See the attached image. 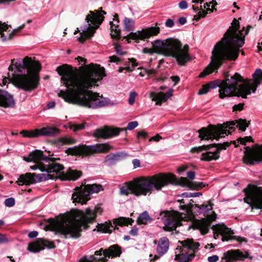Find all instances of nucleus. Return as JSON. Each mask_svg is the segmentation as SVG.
<instances>
[{"label": "nucleus", "mask_w": 262, "mask_h": 262, "mask_svg": "<svg viewBox=\"0 0 262 262\" xmlns=\"http://www.w3.org/2000/svg\"><path fill=\"white\" fill-rule=\"evenodd\" d=\"M80 73L76 75L77 69L63 64L58 66L56 71L61 76V82L68 89V92L61 90L58 96L64 101L73 104L96 109L105 106L111 103L108 98L91 90L98 86V82L106 76L104 68L100 64L91 63L79 67Z\"/></svg>", "instance_id": "f257e3e1"}, {"label": "nucleus", "mask_w": 262, "mask_h": 262, "mask_svg": "<svg viewBox=\"0 0 262 262\" xmlns=\"http://www.w3.org/2000/svg\"><path fill=\"white\" fill-rule=\"evenodd\" d=\"M103 209L99 206H96L93 209L89 207L85 209L76 210L73 213V219L59 221L53 218L48 220L49 225L45 226L46 231L50 230L55 232V234H60L64 238L68 235L73 238H78L81 236L82 228L88 230L90 224L96 222L98 215H101Z\"/></svg>", "instance_id": "f03ea898"}, {"label": "nucleus", "mask_w": 262, "mask_h": 262, "mask_svg": "<svg viewBox=\"0 0 262 262\" xmlns=\"http://www.w3.org/2000/svg\"><path fill=\"white\" fill-rule=\"evenodd\" d=\"M41 69L38 61L33 62L28 56H26L22 61L13 59L8 70L14 72L8 73V78L16 87L30 92L38 87L40 79L38 73Z\"/></svg>", "instance_id": "7ed1b4c3"}, {"label": "nucleus", "mask_w": 262, "mask_h": 262, "mask_svg": "<svg viewBox=\"0 0 262 262\" xmlns=\"http://www.w3.org/2000/svg\"><path fill=\"white\" fill-rule=\"evenodd\" d=\"M176 182V177L171 173H159L152 176L140 177L132 180L133 194L137 196L146 195L152 193L154 189L160 191L169 184Z\"/></svg>", "instance_id": "20e7f679"}, {"label": "nucleus", "mask_w": 262, "mask_h": 262, "mask_svg": "<svg viewBox=\"0 0 262 262\" xmlns=\"http://www.w3.org/2000/svg\"><path fill=\"white\" fill-rule=\"evenodd\" d=\"M228 74H225L227 78V86L220 90L219 97L224 99L226 97L238 96L247 98L248 95L251 93V79H244L238 73H235L230 78Z\"/></svg>", "instance_id": "39448f33"}, {"label": "nucleus", "mask_w": 262, "mask_h": 262, "mask_svg": "<svg viewBox=\"0 0 262 262\" xmlns=\"http://www.w3.org/2000/svg\"><path fill=\"white\" fill-rule=\"evenodd\" d=\"M239 23L234 18L231 26L227 30L220 41L216 43L213 49H239L245 43V36L239 31Z\"/></svg>", "instance_id": "423d86ee"}, {"label": "nucleus", "mask_w": 262, "mask_h": 262, "mask_svg": "<svg viewBox=\"0 0 262 262\" xmlns=\"http://www.w3.org/2000/svg\"><path fill=\"white\" fill-rule=\"evenodd\" d=\"M241 51L245 55L244 50H212L210 63L200 74V78H204L207 75L217 71L226 60H236Z\"/></svg>", "instance_id": "0eeeda50"}, {"label": "nucleus", "mask_w": 262, "mask_h": 262, "mask_svg": "<svg viewBox=\"0 0 262 262\" xmlns=\"http://www.w3.org/2000/svg\"><path fill=\"white\" fill-rule=\"evenodd\" d=\"M235 124V122L234 121H227L223 124L217 125L209 124L207 127H202L197 130V132L199 134V137L201 141L209 140L213 141L214 139L219 141L220 138L224 137L222 135L231 134V132L227 129L228 128L235 130V128L233 126Z\"/></svg>", "instance_id": "6e6552de"}, {"label": "nucleus", "mask_w": 262, "mask_h": 262, "mask_svg": "<svg viewBox=\"0 0 262 262\" xmlns=\"http://www.w3.org/2000/svg\"><path fill=\"white\" fill-rule=\"evenodd\" d=\"M102 13L103 14H106L101 7L99 8L96 13L92 11H90V14L86 16L85 18L87 25L83 27H81L82 32L80 33V36L78 38L79 42L83 43L86 39L91 38L93 35L96 29L99 27L104 19V17Z\"/></svg>", "instance_id": "1a4fd4ad"}, {"label": "nucleus", "mask_w": 262, "mask_h": 262, "mask_svg": "<svg viewBox=\"0 0 262 262\" xmlns=\"http://www.w3.org/2000/svg\"><path fill=\"white\" fill-rule=\"evenodd\" d=\"M111 148L112 146L107 143H97L92 145L81 144L68 148L65 150V152L68 155L89 157L97 154L106 153Z\"/></svg>", "instance_id": "9d476101"}, {"label": "nucleus", "mask_w": 262, "mask_h": 262, "mask_svg": "<svg viewBox=\"0 0 262 262\" xmlns=\"http://www.w3.org/2000/svg\"><path fill=\"white\" fill-rule=\"evenodd\" d=\"M75 190L76 191L72 196L73 203L84 204L90 199V196L92 193L103 190V187L100 184H94L85 185L83 188L82 186L77 187Z\"/></svg>", "instance_id": "9b49d317"}, {"label": "nucleus", "mask_w": 262, "mask_h": 262, "mask_svg": "<svg viewBox=\"0 0 262 262\" xmlns=\"http://www.w3.org/2000/svg\"><path fill=\"white\" fill-rule=\"evenodd\" d=\"M121 253V247L115 244L111 246L107 249H103L101 248L95 252V255L102 256L103 254L104 257L97 258L94 256H90L89 258H87L86 256H84L80 259V262H106L107 261V258L119 257Z\"/></svg>", "instance_id": "f8f14e48"}, {"label": "nucleus", "mask_w": 262, "mask_h": 262, "mask_svg": "<svg viewBox=\"0 0 262 262\" xmlns=\"http://www.w3.org/2000/svg\"><path fill=\"white\" fill-rule=\"evenodd\" d=\"M183 248L181 253L176 255L175 260L179 262H189L194 257L195 250L198 249L200 244L198 242H194L192 238L180 242Z\"/></svg>", "instance_id": "ddd939ff"}, {"label": "nucleus", "mask_w": 262, "mask_h": 262, "mask_svg": "<svg viewBox=\"0 0 262 262\" xmlns=\"http://www.w3.org/2000/svg\"><path fill=\"white\" fill-rule=\"evenodd\" d=\"M244 192L246 195L245 203L249 204L252 208H262V187L249 184Z\"/></svg>", "instance_id": "4468645a"}, {"label": "nucleus", "mask_w": 262, "mask_h": 262, "mask_svg": "<svg viewBox=\"0 0 262 262\" xmlns=\"http://www.w3.org/2000/svg\"><path fill=\"white\" fill-rule=\"evenodd\" d=\"M138 125V122L136 121L129 122L126 128H119L105 125L102 128L96 129L93 133V136L97 139H108L118 135L121 131H125L126 134V129L132 130Z\"/></svg>", "instance_id": "2eb2a0df"}, {"label": "nucleus", "mask_w": 262, "mask_h": 262, "mask_svg": "<svg viewBox=\"0 0 262 262\" xmlns=\"http://www.w3.org/2000/svg\"><path fill=\"white\" fill-rule=\"evenodd\" d=\"M52 172L46 173L37 174L36 173L27 172L19 176L16 182L18 185H26L30 186L31 184H35L37 182H41L49 179H56L57 174H51Z\"/></svg>", "instance_id": "dca6fc26"}, {"label": "nucleus", "mask_w": 262, "mask_h": 262, "mask_svg": "<svg viewBox=\"0 0 262 262\" xmlns=\"http://www.w3.org/2000/svg\"><path fill=\"white\" fill-rule=\"evenodd\" d=\"M157 25L158 23H156L155 27H147L136 32H130L126 36H124L123 39L128 43L131 42V40L137 43L140 40L144 41L150 37L157 36L160 33V28Z\"/></svg>", "instance_id": "f3484780"}, {"label": "nucleus", "mask_w": 262, "mask_h": 262, "mask_svg": "<svg viewBox=\"0 0 262 262\" xmlns=\"http://www.w3.org/2000/svg\"><path fill=\"white\" fill-rule=\"evenodd\" d=\"M160 215L164 221L165 226L163 229L165 231H172L181 225L180 221L181 213L178 211L172 210L162 211Z\"/></svg>", "instance_id": "a211bd4d"}, {"label": "nucleus", "mask_w": 262, "mask_h": 262, "mask_svg": "<svg viewBox=\"0 0 262 262\" xmlns=\"http://www.w3.org/2000/svg\"><path fill=\"white\" fill-rule=\"evenodd\" d=\"M188 50H143L144 53H156L161 54L165 56H171L176 59L178 64L184 66L191 60V57L188 52Z\"/></svg>", "instance_id": "6ab92c4d"}, {"label": "nucleus", "mask_w": 262, "mask_h": 262, "mask_svg": "<svg viewBox=\"0 0 262 262\" xmlns=\"http://www.w3.org/2000/svg\"><path fill=\"white\" fill-rule=\"evenodd\" d=\"M151 49H189V46L185 45L183 48L182 44L177 38L170 37L166 39H156L151 42ZM143 49H149L144 48Z\"/></svg>", "instance_id": "aec40b11"}, {"label": "nucleus", "mask_w": 262, "mask_h": 262, "mask_svg": "<svg viewBox=\"0 0 262 262\" xmlns=\"http://www.w3.org/2000/svg\"><path fill=\"white\" fill-rule=\"evenodd\" d=\"M60 133V129L55 126H47L40 129H35L32 130H22L20 134L24 137L36 138L40 136L54 137Z\"/></svg>", "instance_id": "412c9836"}, {"label": "nucleus", "mask_w": 262, "mask_h": 262, "mask_svg": "<svg viewBox=\"0 0 262 262\" xmlns=\"http://www.w3.org/2000/svg\"><path fill=\"white\" fill-rule=\"evenodd\" d=\"M50 156L51 159H54V160H51L48 162H45L48 164H44L42 162V161H39L37 162H35L36 164L32 166L30 168L32 170H36L39 169L41 171H46L47 172H55L57 174L60 170L64 169V167L63 165L57 163L56 162L57 160H60V158H55Z\"/></svg>", "instance_id": "4be33fe9"}, {"label": "nucleus", "mask_w": 262, "mask_h": 262, "mask_svg": "<svg viewBox=\"0 0 262 262\" xmlns=\"http://www.w3.org/2000/svg\"><path fill=\"white\" fill-rule=\"evenodd\" d=\"M243 162L249 165H254L262 161V145L257 148H251L249 146L245 148Z\"/></svg>", "instance_id": "5701e85b"}, {"label": "nucleus", "mask_w": 262, "mask_h": 262, "mask_svg": "<svg viewBox=\"0 0 262 262\" xmlns=\"http://www.w3.org/2000/svg\"><path fill=\"white\" fill-rule=\"evenodd\" d=\"M212 229L213 230L214 237L215 239L219 238L220 234L222 236L223 241H228L235 238V237L232 235L234 233L233 231L223 224L213 226Z\"/></svg>", "instance_id": "b1692460"}, {"label": "nucleus", "mask_w": 262, "mask_h": 262, "mask_svg": "<svg viewBox=\"0 0 262 262\" xmlns=\"http://www.w3.org/2000/svg\"><path fill=\"white\" fill-rule=\"evenodd\" d=\"M49 249H54L56 247L53 242H50L48 240L38 238L32 243H30L28 246L27 249L31 252L37 253L45 249V247Z\"/></svg>", "instance_id": "393cba45"}, {"label": "nucleus", "mask_w": 262, "mask_h": 262, "mask_svg": "<svg viewBox=\"0 0 262 262\" xmlns=\"http://www.w3.org/2000/svg\"><path fill=\"white\" fill-rule=\"evenodd\" d=\"M250 258L249 253L246 251L244 254L240 250H232L224 253L222 258V262H236L237 260H243L245 258Z\"/></svg>", "instance_id": "a878e982"}, {"label": "nucleus", "mask_w": 262, "mask_h": 262, "mask_svg": "<svg viewBox=\"0 0 262 262\" xmlns=\"http://www.w3.org/2000/svg\"><path fill=\"white\" fill-rule=\"evenodd\" d=\"M48 156H46L43 154L42 151L36 149L31 152L28 155V157H24L23 160L26 162H37L39 161H43L44 162H48L51 160H54V159H51L50 156H53V154H50L51 152L48 151Z\"/></svg>", "instance_id": "bb28decb"}, {"label": "nucleus", "mask_w": 262, "mask_h": 262, "mask_svg": "<svg viewBox=\"0 0 262 262\" xmlns=\"http://www.w3.org/2000/svg\"><path fill=\"white\" fill-rule=\"evenodd\" d=\"M227 78L225 77V79L221 80L217 79L216 80L209 82L203 85L202 88L199 90L198 92L199 95H204L207 94L210 89H215L217 87H219L220 90L227 86Z\"/></svg>", "instance_id": "cd10ccee"}, {"label": "nucleus", "mask_w": 262, "mask_h": 262, "mask_svg": "<svg viewBox=\"0 0 262 262\" xmlns=\"http://www.w3.org/2000/svg\"><path fill=\"white\" fill-rule=\"evenodd\" d=\"M9 27H10V26H8L6 23L3 24L0 22V38L3 41L11 39L16 33L19 32L24 28V25L20 26L17 29L14 30L11 33H9L10 30L7 31Z\"/></svg>", "instance_id": "c85d7f7f"}, {"label": "nucleus", "mask_w": 262, "mask_h": 262, "mask_svg": "<svg viewBox=\"0 0 262 262\" xmlns=\"http://www.w3.org/2000/svg\"><path fill=\"white\" fill-rule=\"evenodd\" d=\"M61 171V170L57 173H59L58 178L62 181H76L82 175V172L81 170L73 169L71 168H69L66 172H64L63 171L60 172Z\"/></svg>", "instance_id": "c756f323"}, {"label": "nucleus", "mask_w": 262, "mask_h": 262, "mask_svg": "<svg viewBox=\"0 0 262 262\" xmlns=\"http://www.w3.org/2000/svg\"><path fill=\"white\" fill-rule=\"evenodd\" d=\"M172 89H170L165 93L160 92L159 93L151 92L149 97L152 101L156 102V104L161 106L163 102H166L172 95Z\"/></svg>", "instance_id": "7c9ffc66"}, {"label": "nucleus", "mask_w": 262, "mask_h": 262, "mask_svg": "<svg viewBox=\"0 0 262 262\" xmlns=\"http://www.w3.org/2000/svg\"><path fill=\"white\" fill-rule=\"evenodd\" d=\"M15 105L13 96L7 91L0 90V106L4 107H13Z\"/></svg>", "instance_id": "2f4dec72"}, {"label": "nucleus", "mask_w": 262, "mask_h": 262, "mask_svg": "<svg viewBox=\"0 0 262 262\" xmlns=\"http://www.w3.org/2000/svg\"><path fill=\"white\" fill-rule=\"evenodd\" d=\"M173 184L180 185L183 186H187L191 189H199L206 186L205 184L201 182H191L187 180L186 178L181 177L179 181H177Z\"/></svg>", "instance_id": "473e14b6"}, {"label": "nucleus", "mask_w": 262, "mask_h": 262, "mask_svg": "<svg viewBox=\"0 0 262 262\" xmlns=\"http://www.w3.org/2000/svg\"><path fill=\"white\" fill-rule=\"evenodd\" d=\"M127 156L124 152H117L116 154H110L105 157L104 162L106 165L111 166L115 165L116 163L122 160Z\"/></svg>", "instance_id": "72a5a7b5"}, {"label": "nucleus", "mask_w": 262, "mask_h": 262, "mask_svg": "<svg viewBox=\"0 0 262 262\" xmlns=\"http://www.w3.org/2000/svg\"><path fill=\"white\" fill-rule=\"evenodd\" d=\"M119 16L117 14L114 15L113 21H110L111 35L112 38L119 39L121 37V30L119 25Z\"/></svg>", "instance_id": "f704fd0d"}, {"label": "nucleus", "mask_w": 262, "mask_h": 262, "mask_svg": "<svg viewBox=\"0 0 262 262\" xmlns=\"http://www.w3.org/2000/svg\"><path fill=\"white\" fill-rule=\"evenodd\" d=\"M177 202L180 203V209L185 211V213L184 214L185 215L190 216V215H192L193 205H195V202L192 199L190 200L188 203L183 199L178 200Z\"/></svg>", "instance_id": "c9c22d12"}, {"label": "nucleus", "mask_w": 262, "mask_h": 262, "mask_svg": "<svg viewBox=\"0 0 262 262\" xmlns=\"http://www.w3.org/2000/svg\"><path fill=\"white\" fill-rule=\"evenodd\" d=\"M253 82H250L252 91L255 93L258 85L262 83V70L256 69L254 73L252 74Z\"/></svg>", "instance_id": "e433bc0d"}, {"label": "nucleus", "mask_w": 262, "mask_h": 262, "mask_svg": "<svg viewBox=\"0 0 262 262\" xmlns=\"http://www.w3.org/2000/svg\"><path fill=\"white\" fill-rule=\"evenodd\" d=\"M216 150L214 152L206 151L203 153L201 155L200 160L203 161H211L212 160H216L220 158V154L221 151L219 148H216Z\"/></svg>", "instance_id": "4c0bfd02"}, {"label": "nucleus", "mask_w": 262, "mask_h": 262, "mask_svg": "<svg viewBox=\"0 0 262 262\" xmlns=\"http://www.w3.org/2000/svg\"><path fill=\"white\" fill-rule=\"evenodd\" d=\"M169 247V241L167 237H162L160 238L157 246V251L158 254L163 255L168 250Z\"/></svg>", "instance_id": "58836bf2"}, {"label": "nucleus", "mask_w": 262, "mask_h": 262, "mask_svg": "<svg viewBox=\"0 0 262 262\" xmlns=\"http://www.w3.org/2000/svg\"><path fill=\"white\" fill-rule=\"evenodd\" d=\"M134 221L131 218H126L124 217H120L118 219H114L113 221V223L115 225V227L113 228L114 230H118L119 228L117 227V226H128V225H132L134 223Z\"/></svg>", "instance_id": "ea45409f"}, {"label": "nucleus", "mask_w": 262, "mask_h": 262, "mask_svg": "<svg viewBox=\"0 0 262 262\" xmlns=\"http://www.w3.org/2000/svg\"><path fill=\"white\" fill-rule=\"evenodd\" d=\"M77 140L74 138L64 137L59 138L54 141V144L60 148L63 145H72L76 143Z\"/></svg>", "instance_id": "a19ab883"}, {"label": "nucleus", "mask_w": 262, "mask_h": 262, "mask_svg": "<svg viewBox=\"0 0 262 262\" xmlns=\"http://www.w3.org/2000/svg\"><path fill=\"white\" fill-rule=\"evenodd\" d=\"M111 227H113V226L110 221L105 222L104 223H98L96 226L98 232H101L104 233H112L113 230L110 229Z\"/></svg>", "instance_id": "79ce46f5"}, {"label": "nucleus", "mask_w": 262, "mask_h": 262, "mask_svg": "<svg viewBox=\"0 0 262 262\" xmlns=\"http://www.w3.org/2000/svg\"><path fill=\"white\" fill-rule=\"evenodd\" d=\"M195 225L197 228L200 230L201 233L203 235L207 234L209 230V224L204 219L202 221L197 220L195 223Z\"/></svg>", "instance_id": "37998d69"}, {"label": "nucleus", "mask_w": 262, "mask_h": 262, "mask_svg": "<svg viewBox=\"0 0 262 262\" xmlns=\"http://www.w3.org/2000/svg\"><path fill=\"white\" fill-rule=\"evenodd\" d=\"M152 219L149 216L147 211H144L141 213L137 220V222L138 225L146 224L148 222H151Z\"/></svg>", "instance_id": "c03bdc74"}, {"label": "nucleus", "mask_w": 262, "mask_h": 262, "mask_svg": "<svg viewBox=\"0 0 262 262\" xmlns=\"http://www.w3.org/2000/svg\"><path fill=\"white\" fill-rule=\"evenodd\" d=\"M126 186H123L120 188V192L122 194L128 195L129 193L133 194L134 189L133 188L132 181L126 183Z\"/></svg>", "instance_id": "a18cd8bd"}, {"label": "nucleus", "mask_w": 262, "mask_h": 262, "mask_svg": "<svg viewBox=\"0 0 262 262\" xmlns=\"http://www.w3.org/2000/svg\"><path fill=\"white\" fill-rule=\"evenodd\" d=\"M236 123H237L236 127L242 131H245L246 128L248 127L250 123V121H247L246 119H238L235 120Z\"/></svg>", "instance_id": "49530a36"}, {"label": "nucleus", "mask_w": 262, "mask_h": 262, "mask_svg": "<svg viewBox=\"0 0 262 262\" xmlns=\"http://www.w3.org/2000/svg\"><path fill=\"white\" fill-rule=\"evenodd\" d=\"M124 29L127 31H131L134 29V20L129 18L125 17L123 20Z\"/></svg>", "instance_id": "de8ad7c7"}, {"label": "nucleus", "mask_w": 262, "mask_h": 262, "mask_svg": "<svg viewBox=\"0 0 262 262\" xmlns=\"http://www.w3.org/2000/svg\"><path fill=\"white\" fill-rule=\"evenodd\" d=\"M193 212L192 215H190L191 217H194L195 215H197L198 213H201L202 212V210L207 209H208V206L207 204H203L201 205L199 204H196L195 203V205H193Z\"/></svg>", "instance_id": "09e8293b"}, {"label": "nucleus", "mask_w": 262, "mask_h": 262, "mask_svg": "<svg viewBox=\"0 0 262 262\" xmlns=\"http://www.w3.org/2000/svg\"><path fill=\"white\" fill-rule=\"evenodd\" d=\"M236 141L241 144L246 145L247 142H254L253 138L251 136H246L244 138L239 137L237 139Z\"/></svg>", "instance_id": "8fccbe9b"}, {"label": "nucleus", "mask_w": 262, "mask_h": 262, "mask_svg": "<svg viewBox=\"0 0 262 262\" xmlns=\"http://www.w3.org/2000/svg\"><path fill=\"white\" fill-rule=\"evenodd\" d=\"M85 124V123H83L82 124H72L70 125V127L71 129L76 132L84 129Z\"/></svg>", "instance_id": "3c124183"}, {"label": "nucleus", "mask_w": 262, "mask_h": 262, "mask_svg": "<svg viewBox=\"0 0 262 262\" xmlns=\"http://www.w3.org/2000/svg\"><path fill=\"white\" fill-rule=\"evenodd\" d=\"M202 195L201 192H184L181 194V196L183 198H190V197H199Z\"/></svg>", "instance_id": "603ef678"}, {"label": "nucleus", "mask_w": 262, "mask_h": 262, "mask_svg": "<svg viewBox=\"0 0 262 262\" xmlns=\"http://www.w3.org/2000/svg\"><path fill=\"white\" fill-rule=\"evenodd\" d=\"M128 59H129L130 62H131L132 63V68H131L129 67H125L124 68H125V70H126L128 72H132L134 70V69L135 68V67H137L138 64L136 62V60L134 58H129Z\"/></svg>", "instance_id": "864d4df0"}, {"label": "nucleus", "mask_w": 262, "mask_h": 262, "mask_svg": "<svg viewBox=\"0 0 262 262\" xmlns=\"http://www.w3.org/2000/svg\"><path fill=\"white\" fill-rule=\"evenodd\" d=\"M15 199L13 198L6 199L4 202L5 206L8 207H13L15 205Z\"/></svg>", "instance_id": "5fc2aeb1"}, {"label": "nucleus", "mask_w": 262, "mask_h": 262, "mask_svg": "<svg viewBox=\"0 0 262 262\" xmlns=\"http://www.w3.org/2000/svg\"><path fill=\"white\" fill-rule=\"evenodd\" d=\"M207 12L205 11H200L198 14L194 16V19L196 21H199L201 18L205 17L207 15Z\"/></svg>", "instance_id": "6e6d98bb"}, {"label": "nucleus", "mask_w": 262, "mask_h": 262, "mask_svg": "<svg viewBox=\"0 0 262 262\" xmlns=\"http://www.w3.org/2000/svg\"><path fill=\"white\" fill-rule=\"evenodd\" d=\"M137 93L135 92H132L130 93L129 97L128 98V103L130 105H133L135 101V98L137 96Z\"/></svg>", "instance_id": "4d7b16f0"}, {"label": "nucleus", "mask_w": 262, "mask_h": 262, "mask_svg": "<svg viewBox=\"0 0 262 262\" xmlns=\"http://www.w3.org/2000/svg\"><path fill=\"white\" fill-rule=\"evenodd\" d=\"M109 58L110 62H116L117 64H120L122 60V58L116 55L110 56Z\"/></svg>", "instance_id": "13d9d810"}, {"label": "nucleus", "mask_w": 262, "mask_h": 262, "mask_svg": "<svg viewBox=\"0 0 262 262\" xmlns=\"http://www.w3.org/2000/svg\"><path fill=\"white\" fill-rule=\"evenodd\" d=\"M244 103H239L238 104H235L233 107V111H241L244 109Z\"/></svg>", "instance_id": "bf43d9fd"}, {"label": "nucleus", "mask_w": 262, "mask_h": 262, "mask_svg": "<svg viewBox=\"0 0 262 262\" xmlns=\"http://www.w3.org/2000/svg\"><path fill=\"white\" fill-rule=\"evenodd\" d=\"M203 151H205V149H204V146H200L199 147H194L191 148V152H197L199 153L200 152H202Z\"/></svg>", "instance_id": "052dcab7"}, {"label": "nucleus", "mask_w": 262, "mask_h": 262, "mask_svg": "<svg viewBox=\"0 0 262 262\" xmlns=\"http://www.w3.org/2000/svg\"><path fill=\"white\" fill-rule=\"evenodd\" d=\"M148 137L147 133L142 130L139 131L137 133V138H142L143 139H146Z\"/></svg>", "instance_id": "680f3d73"}, {"label": "nucleus", "mask_w": 262, "mask_h": 262, "mask_svg": "<svg viewBox=\"0 0 262 262\" xmlns=\"http://www.w3.org/2000/svg\"><path fill=\"white\" fill-rule=\"evenodd\" d=\"M9 242V239L4 234L0 233V244H6Z\"/></svg>", "instance_id": "e2e57ef3"}, {"label": "nucleus", "mask_w": 262, "mask_h": 262, "mask_svg": "<svg viewBox=\"0 0 262 262\" xmlns=\"http://www.w3.org/2000/svg\"><path fill=\"white\" fill-rule=\"evenodd\" d=\"M165 25L167 27L171 28L174 26V21L172 19L168 18L165 21Z\"/></svg>", "instance_id": "0e129e2a"}, {"label": "nucleus", "mask_w": 262, "mask_h": 262, "mask_svg": "<svg viewBox=\"0 0 262 262\" xmlns=\"http://www.w3.org/2000/svg\"><path fill=\"white\" fill-rule=\"evenodd\" d=\"M179 7L181 9H185L188 7V4L186 1H182L179 3Z\"/></svg>", "instance_id": "69168bd1"}, {"label": "nucleus", "mask_w": 262, "mask_h": 262, "mask_svg": "<svg viewBox=\"0 0 262 262\" xmlns=\"http://www.w3.org/2000/svg\"><path fill=\"white\" fill-rule=\"evenodd\" d=\"M219 256L217 255H213L211 256H209L208 258V260L209 262H216L219 260Z\"/></svg>", "instance_id": "338daca9"}, {"label": "nucleus", "mask_w": 262, "mask_h": 262, "mask_svg": "<svg viewBox=\"0 0 262 262\" xmlns=\"http://www.w3.org/2000/svg\"><path fill=\"white\" fill-rule=\"evenodd\" d=\"M187 178L191 180H193L195 178V172L193 171H189L187 172Z\"/></svg>", "instance_id": "774afa93"}]
</instances>
